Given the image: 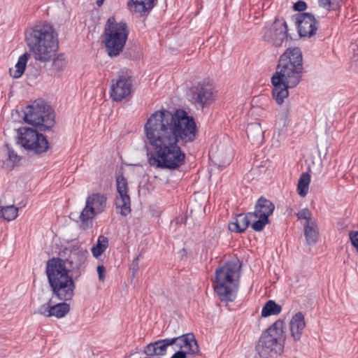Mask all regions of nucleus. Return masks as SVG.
I'll list each match as a JSON object with an SVG mask.
<instances>
[{
  "label": "nucleus",
  "instance_id": "1",
  "mask_svg": "<svg viewBox=\"0 0 358 358\" xmlns=\"http://www.w3.org/2000/svg\"><path fill=\"white\" fill-rule=\"evenodd\" d=\"M144 131L153 150L149 164L168 170H177L185 164V153L179 144L193 142L197 133L194 117L182 109L155 111L148 119Z\"/></svg>",
  "mask_w": 358,
  "mask_h": 358
},
{
  "label": "nucleus",
  "instance_id": "2",
  "mask_svg": "<svg viewBox=\"0 0 358 358\" xmlns=\"http://www.w3.org/2000/svg\"><path fill=\"white\" fill-rule=\"evenodd\" d=\"M303 56L299 48H288L280 56L277 71L271 78L272 94L278 104L289 95V88L295 87L301 80Z\"/></svg>",
  "mask_w": 358,
  "mask_h": 358
},
{
  "label": "nucleus",
  "instance_id": "3",
  "mask_svg": "<svg viewBox=\"0 0 358 358\" xmlns=\"http://www.w3.org/2000/svg\"><path fill=\"white\" fill-rule=\"evenodd\" d=\"M24 35L25 42L36 61H50L59 48L57 33L48 23L27 28Z\"/></svg>",
  "mask_w": 358,
  "mask_h": 358
},
{
  "label": "nucleus",
  "instance_id": "4",
  "mask_svg": "<svg viewBox=\"0 0 358 358\" xmlns=\"http://www.w3.org/2000/svg\"><path fill=\"white\" fill-rule=\"evenodd\" d=\"M45 273L52 291V297L62 301L71 300L76 288L69 270L65 266V261L53 257L46 263Z\"/></svg>",
  "mask_w": 358,
  "mask_h": 358
},
{
  "label": "nucleus",
  "instance_id": "5",
  "mask_svg": "<svg viewBox=\"0 0 358 358\" xmlns=\"http://www.w3.org/2000/svg\"><path fill=\"white\" fill-rule=\"evenodd\" d=\"M241 264L239 261H229L215 271V279L213 282L215 292L220 301L226 302L234 301L236 297L238 285L231 284L240 278Z\"/></svg>",
  "mask_w": 358,
  "mask_h": 358
},
{
  "label": "nucleus",
  "instance_id": "6",
  "mask_svg": "<svg viewBox=\"0 0 358 358\" xmlns=\"http://www.w3.org/2000/svg\"><path fill=\"white\" fill-rule=\"evenodd\" d=\"M285 322L276 320L259 337L255 351L260 358H277L284 350L285 341Z\"/></svg>",
  "mask_w": 358,
  "mask_h": 358
},
{
  "label": "nucleus",
  "instance_id": "7",
  "mask_svg": "<svg viewBox=\"0 0 358 358\" xmlns=\"http://www.w3.org/2000/svg\"><path fill=\"white\" fill-rule=\"evenodd\" d=\"M129 34L127 24L124 22H117L114 17H110L105 25L103 41L105 52L113 58L120 55Z\"/></svg>",
  "mask_w": 358,
  "mask_h": 358
},
{
  "label": "nucleus",
  "instance_id": "8",
  "mask_svg": "<svg viewBox=\"0 0 358 358\" xmlns=\"http://www.w3.org/2000/svg\"><path fill=\"white\" fill-rule=\"evenodd\" d=\"M24 120L43 132L50 130L55 123L54 110L43 101L27 106L24 110Z\"/></svg>",
  "mask_w": 358,
  "mask_h": 358
},
{
  "label": "nucleus",
  "instance_id": "9",
  "mask_svg": "<svg viewBox=\"0 0 358 358\" xmlns=\"http://www.w3.org/2000/svg\"><path fill=\"white\" fill-rule=\"evenodd\" d=\"M18 142L22 146L27 150L33 151L34 153H43L48 151L50 148L46 137L36 129L20 127L18 129Z\"/></svg>",
  "mask_w": 358,
  "mask_h": 358
},
{
  "label": "nucleus",
  "instance_id": "10",
  "mask_svg": "<svg viewBox=\"0 0 358 358\" xmlns=\"http://www.w3.org/2000/svg\"><path fill=\"white\" fill-rule=\"evenodd\" d=\"M131 73L128 70H122L118 73L116 79L112 80L110 98L115 101H121L131 94Z\"/></svg>",
  "mask_w": 358,
  "mask_h": 358
},
{
  "label": "nucleus",
  "instance_id": "11",
  "mask_svg": "<svg viewBox=\"0 0 358 358\" xmlns=\"http://www.w3.org/2000/svg\"><path fill=\"white\" fill-rule=\"evenodd\" d=\"M289 36L287 22L283 18L275 17L271 25L265 26L262 29L263 39L275 46H280Z\"/></svg>",
  "mask_w": 358,
  "mask_h": 358
},
{
  "label": "nucleus",
  "instance_id": "12",
  "mask_svg": "<svg viewBox=\"0 0 358 358\" xmlns=\"http://www.w3.org/2000/svg\"><path fill=\"white\" fill-rule=\"evenodd\" d=\"M215 99L214 87L208 81L199 83L192 89L191 101L197 108L209 106Z\"/></svg>",
  "mask_w": 358,
  "mask_h": 358
},
{
  "label": "nucleus",
  "instance_id": "13",
  "mask_svg": "<svg viewBox=\"0 0 358 358\" xmlns=\"http://www.w3.org/2000/svg\"><path fill=\"white\" fill-rule=\"evenodd\" d=\"M300 37L311 38L316 34L319 21L310 13H301L293 16Z\"/></svg>",
  "mask_w": 358,
  "mask_h": 358
},
{
  "label": "nucleus",
  "instance_id": "14",
  "mask_svg": "<svg viewBox=\"0 0 358 358\" xmlns=\"http://www.w3.org/2000/svg\"><path fill=\"white\" fill-rule=\"evenodd\" d=\"M117 191L119 196L116 197L115 205L120 208V213L122 216H127L131 213V199L128 194V185L123 175H119L116 178Z\"/></svg>",
  "mask_w": 358,
  "mask_h": 358
},
{
  "label": "nucleus",
  "instance_id": "15",
  "mask_svg": "<svg viewBox=\"0 0 358 358\" xmlns=\"http://www.w3.org/2000/svg\"><path fill=\"white\" fill-rule=\"evenodd\" d=\"M171 344H175L179 350L189 355V356H195L199 353V347L195 338V336L192 333L182 334L178 337L171 338Z\"/></svg>",
  "mask_w": 358,
  "mask_h": 358
},
{
  "label": "nucleus",
  "instance_id": "16",
  "mask_svg": "<svg viewBox=\"0 0 358 358\" xmlns=\"http://www.w3.org/2000/svg\"><path fill=\"white\" fill-rule=\"evenodd\" d=\"M255 218L252 213L247 214H238L234 218V221L229 224V229L232 232L242 233L248 227Z\"/></svg>",
  "mask_w": 358,
  "mask_h": 358
},
{
  "label": "nucleus",
  "instance_id": "17",
  "mask_svg": "<svg viewBox=\"0 0 358 358\" xmlns=\"http://www.w3.org/2000/svg\"><path fill=\"white\" fill-rule=\"evenodd\" d=\"M171 342V338L158 340L147 345L144 349V352L148 357L164 355L166 352L167 348L172 345Z\"/></svg>",
  "mask_w": 358,
  "mask_h": 358
},
{
  "label": "nucleus",
  "instance_id": "18",
  "mask_svg": "<svg viewBox=\"0 0 358 358\" xmlns=\"http://www.w3.org/2000/svg\"><path fill=\"white\" fill-rule=\"evenodd\" d=\"M275 210L273 203L264 196H261L256 202L255 206V211L252 212L255 218L257 216H267L269 217Z\"/></svg>",
  "mask_w": 358,
  "mask_h": 358
},
{
  "label": "nucleus",
  "instance_id": "19",
  "mask_svg": "<svg viewBox=\"0 0 358 358\" xmlns=\"http://www.w3.org/2000/svg\"><path fill=\"white\" fill-rule=\"evenodd\" d=\"M291 336L294 341H299L306 327L304 315L298 312L293 315L289 322Z\"/></svg>",
  "mask_w": 358,
  "mask_h": 358
},
{
  "label": "nucleus",
  "instance_id": "20",
  "mask_svg": "<svg viewBox=\"0 0 358 358\" xmlns=\"http://www.w3.org/2000/svg\"><path fill=\"white\" fill-rule=\"evenodd\" d=\"M107 197L105 194L94 193L86 199V203L94 208L96 214H100L104 211L106 207Z\"/></svg>",
  "mask_w": 358,
  "mask_h": 358
},
{
  "label": "nucleus",
  "instance_id": "21",
  "mask_svg": "<svg viewBox=\"0 0 358 358\" xmlns=\"http://www.w3.org/2000/svg\"><path fill=\"white\" fill-rule=\"evenodd\" d=\"M248 138L252 144H261L264 140V131L259 122H252L246 128Z\"/></svg>",
  "mask_w": 358,
  "mask_h": 358
},
{
  "label": "nucleus",
  "instance_id": "22",
  "mask_svg": "<svg viewBox=\"0 0 358 358\" xmlns=\"http://www.w3.org/2000/svg\"><path fill=\"white\" fill-rule=\"evenodd\" d=\"M97 214L94 211V208L90 207L86 203L85 206L80 212L79 215L80 227L83 230H87L92 227L93 219Z\"/></svg>",
  "mask_w": 358,
  "mask_h": 358
},
{
  "label": "nucleus",
  "instance_id": "23",
  "mask_svg": "<svg viewBox=\"0 0 358 358\" xmlns=\"http://www.w3.org/2000/svg\"><path fill=\"white\" fill-rule=\"evenodd\" d=\"M86 254L87 252L83 251L72 252L69 257L64 260L65 264H67L71 271L79 270L86 260Z\"/></svg>",
  "mask_w": 358,
  "mask_h": 358
},
{
  "label": "nucleus",
  "instance_id": "24",
  "mask_svg": "<svg viewBox=\"0 0 358 358\" xmlns=\"http://www.w3.org/2000/svg\"><path fill=\"white\" fill-rule=\"evenodd\" d=\"M30 53L24 52L20 55L14 68L9 69L10 76L14 78H20L24 72Z\"/></svg>",
  "mask_w": 358,
  "mask_h": 358
},
{
  "label": "nucleus",
  "instance_id": "25",
  "mask_svg": "<svg viewBox=\"0 0 358 358\" xmlns=\"http://www.w3.org/2000/svg\"><path fill=\"white\" fill-rule=\"evenodd\" d=\"M304 235L307 243L310 245H315L317 241L319 231L315 222L304 223Z\"/></svg>",
  "mask_w": 358,
  "mask_h": 358
},
{
  "label": "nucleus",
  "instance_id": "26",
  "mask_svg": "<svg viewBox=\"0 0 358 358\" xmlns=\"http://www.w3.org/2000/svg\"><path fill=\"white\" fill-rule=\"evenodd\" d=\"M134 10L141 16L147 15L155 6V0H131Z\"/></svg>",
  "mask_w": 358,
  "mask_h": 358
},
{
  "label": "nucleus",
  "instance_id": "27",
  "mask_svg": "<svg viewBox=\"0 0 358 358\" xmlns=\"http://www.w3.org/2000/svg\"><path fill=\"white\" fill-rule=\"evenodd\" d=\"M281 310V306L277 304L273 300H268L263 306L261 315L262 317H266L271 315H278Z\"/></svg>",
  "mask_w": 358,
  "mask_h": 358
},
{
  "label": "nucleus",
  "instance_id": "28",
  "mask_svg": "<svg viewBox=\"0 0 358 358\" xmlns=\"http://www.w3.org/2000/svg\"><path fill=\"white\" fill-rule=\"evenodd\" d=\"M70 310V306L64 301L55 305L50 304V317L61 318L64 317Z\"/></svg>",
  "mask_w": 358,
  "mask_h": 358
},
{
  "label": "nucleus",
  "instance_id": "29",
  "mask_svg": "<svg viewBox=\"0 0 358 358\" xmlns=\"http://www.w3.org/2000/svg\"><path fill=\"white\" fill-rule=\"evenodd\" d=\"M310 176L308 173H303L299 179L297 192L301 196H305L308 192Z\"/></svg>",
  "mask_w": 358,
  "mask_h": 358
},
{
  "label": "nucleus",
  "instance_id": "30",
  "mask_svg": "<svg viewBox=\"0 0 358 358\" xmlns=\"http://www.w3.org/2000/svg\"><path fill=\"white\" fill-rule=\"evenodd\" d=\"M18 208L15 206H0V217L7 221L15 220L17 216Z\"/></svg>",
  "mask_w": 358,
  "mask_h": 358
},
{
  "label": "nucleus",
  "instance_id": "31",
  "mask_svg": "<svg viewBox=\"0 0 358 358\" xmlns=\"http://www.w3.org/2000/svg\"><path fill=\"white\" fill-rule=\"evenodd\" d=\"M108 240L104 236H99L97 240L96 245L92 248V253L94 257H98L100 256L108 248Z\"/></svg>",
  "mask_w": 358,
  "mask_h": 358
},
{
  "label": "nucleus",
  "instance_id": "32",
  "mask_svg": "<svg viewBox=\"0 0 358 358\" xmlns=\"http://www.w3.org/2000/svg\"><path fill=\"white\" fill-rule=\"evenodd\" d=\"M66 64L67 62L64 55L63 54H59L52 59V70L55 73H58L65 68Z\"/></svg>",
  "mask_w": 358,
  "mask_h": 358
},
{
  "label": "nucleus",
  "instance_id": "33",
  "mask_svg": "<svg viewBox=\"0 0 358 358\" xmlns=\"http://www.w3.org/2000/svg\"><path fill=\"white\" fill-rule=\"evenodd\" d=\"M257 220H255L256 218H253L251 227L256 231H262L265 226L270 222L269 217L267 216H257Z\"/></svg>",
  "mask_w": 358,
  "mask_h": 358
},
{
  "label": "nucleus",
  "instance_id": "34",
  "mask_svg": "<svg viewBox=\"0 0 358 358\" xmlns=\"http://www.w3.org/2000/svg\"><path fill=\"white\" fill-rule=\"evenodd\" d=\"M341 0H318L319 6L327 10H334L339 7Z\"/></svg>",
  "mask_w": 358,
  "mask_h": 358
},
{
  "label": "nucleus",
  "instance_id": "35",
  "mask_svg": "<svg viewBox=\"0 0 358 358\" xmlns=\"http://www.w3.org/2000/svg\"><path fill=\"white\" fill-rule=\"evenodd\" d=\"M289 123L288 112L287 110L282 111L276 120V125L278 126L279 129L283 131L286 129Z\"/></svg>",
  "mask_w": 358,
  "mask_h": 358
},
{
  "label": "nucleus",
  "instance_id": "36",
  "mask_svg": "<svg viewBox=\"0 0 358 358\" xmlns=\"http://www.w3.org/2000/svg\"><path fill=\"white\" fill-rule=\"evenodd\" d=\"M6 148L8 157V159L12 162L11 168L13 169L20 161L21 157L17 155V154L9 146V145L7 144Z\"/></svg>",
  "mask_w": 358,
  "mask_h": 358
},
{
  "label": "nucleus",
  "instance_id": "37",
  "mask_svg": "<svg viewBox=\"0 0 358 358\" xmlns=\"http://www.w3.org/2000/svg\"><path fill=\"white\" fill-rule=\"evenodd\" d=\"M52 302V299H49V301L43 305H41L37 311L34 312V314L38 313L40 315H42L45 317H50V315H49V313H50V304Z\"/></svg>",
  "mask_w": 358,
  "mask_h": 358
},
{
  "label": "nucleus",
  "instance_id": "38",
  "mask_svg": "<svg viewBox=\"0 0 358 358\" xmlns=\"http://www.w3.org/2000/svg\"><path fill=\"white\" fill-rule=\"evenodd\" d=\"M299 220H306V222H313L311 221V213L308 208H303L296 213Z\"/></svg>",
  "mask_w": 358,
  "mask_h": 358
},
{
  "label": "nucleus",
  "instance_id": "39",
  "mask_svg": "<svg viewBox=\"0 0 358 358\" xmlns=\"http://www.w3.org/2000/svg\"><path fill=\"white\" fill-rule=\"evenodd\" d=\"M307 8V4L304 1L299 0L293 5V8L296 11H304Z\"/></svg>",
  "mask_w": 358,
  "mask_h": 358
},
{
  "label": "nucleus",
  "instance_id": "40",
  "mask_svg": "<svg viewBox=\"0 0 358 358\" xmlns=\"http://www.w3.org/2000/svg\"><path fill=\"white\" fill-rule=\"evenodd\" d=\"M350 239L351 241L352 245L358 251V231H351L350 232Z\"/></svg>",
  "mask_w": 358,
  "mask_h": 358
},
{
  "label": "nucleus",
  "instance_id": "41",
  "mask_svg": "<svg viewBox=\"0 0 358 358\" xmlns=\"http://www.w3.org/2000/svg\"><path fill=\"white\" fill-rule=\"evenodd\" d=\"M141 255H138L135 259H134L131 264L130 265V271L132 272V275L134 277L135 274L137 273V271L139 269L138 266V259Z\"/></svg>",
  "mask_w": 358,
  "mask_h": 358
},
{
  "label": "nucleus",
  "instance_id": "42",
  "mask_svg": "<svg viewBox=\"0 0 358 358\" xmlns=\"http://www.w3.org/2000/svg\"><path fill=\"white\" fill-rule=\"evenodd\" d=\"M96 270H97L99 281L103 282L105 280L106 273V268L103 265H99L97 266Z\"/></svg>",
  "mask_w": 358,
  "mask_h": 358
},
{
  "label": "nucleus",
  "instance_id": "43",
  "mask_svg": "<svg viewBox=\"0 0 358 358\" xmlns=\"http://www.w3.org/2000/svg\"><path fill=\"white\" fill-rule=\"evenodd\" d=\"M187 357H190L189 354L183 352V350H178L171 358H187Z\"/></svg>",
  "mask_w": 358,
  "mask_h": 358
},
{
  "label": "nucleus",
  "instance_id": "44",
  "mask_svg": "<svg viewBox=\"0 0 358 358\" xmlns=\"http://www.w3.org/2000/svg\"><path fill=\"white\" fill-rule=\"evenodd\" d=\"M105 0H97L96 3L98 6H101Z\"/></svg>",
  "mask_w": 358,
  "mask_h": 358
},
{
  "label": "nucleus",
  "instance_id": "45",
  "mask_svg": "<svg viewBox=\"0 0 358 358\" xmlns=\"http://www.w3.org/2000/svg\"><path fill=\"white\" fill-rule=\"evenodd\" d=\"M145 358H150V357H145Z\"/></svg>",
  "mask_w": 358,
  "mask_h": 358
}]
</instances>
